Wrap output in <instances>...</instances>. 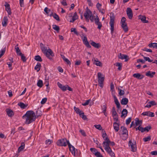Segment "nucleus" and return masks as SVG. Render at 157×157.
<instances>
[{
  "instance_id": "f257e3e1",
  "label": "nucleus",
  "mask_w": 157,
  "mask_h": 157,
  "mask_svg": "<svg viewBox=\"0 0 157 157\" xmlns=\"http://www.w3.org/2000/svg\"><path fill=\"white\" fill-rule=\"evenodd\" d=\"M22 118L25 120V124H29L35 120L36 116L34 111L29 110L26 112V113L22 116Z\"/></svg>"
},
{
  "instance_id": "f03ea898",
  "label": "nucleus",
  "mask_w": 157,
  "mask_h": 157,
  "mask_svg": "<svg viewBox=\"0 0 157 157\" xmlns=\"http://www.w3.org/2000/svg\"><path fill=\"white\" fill-rule=\"evenodd\" d=\"M41 50L47 57L49 59H52L53 54L52 50L50 48L47 49V47H44L42 43L40 44Z\"/></svg>"
},
{
  "instance_id": "7ed1b4c3",
  "label": "nucleus",
  "mask_w": 157,
  "mask_h": 157,
  "mask_svg": "<svg viewBox=\"0 0 157 157\" xmlns=\"http://www.w3.org/2000/svg\"><path fill=\"white\" fill-rule=\"evenodd\" d=\"M84 16L86 20L89 22V19L91 22L94 21V17L92 12L87 7L86 9L85 12L84 13Z\"/></svg>"
},
{
  "instance_id": "20e7f679",
  "label": "nucleus",
  "mask_w": 157,
  "mask_h": 157,
  "mask_svg": "<svg viewBox=\"0 0 157 157\" xmlns=\"http://www.w3.org/2000/svg\"><path fill=\"white\" fill-rule=\"evenodd\" d=\"M110 21L109 25L110 26L111 33L113 34V33L114 28V21L115 16L114 13L113 12H111L110 13Z\"/></svg>"
},
{
  "instance_id": "39448f33",
  "label": "nucleus",
  "mask_w": 157,
  "mask_h": 157,
  "mask_svg": "<svg viewBox=\"0 0 157 157\" xmlns=\"http://www.w3.org/2000/svg\"><path fill=\"white\" fill-rule=\"evenodd\" d=\"M69 141L67 140L66 139H62L58 140L56 142V144L57 145L59 146L65 147L67 144V141Z\"/></svg>"
},
{
  "instance_id": "423d86ee",
  "label": "nucleus",
  "mask_w": 157,
  "mask_h": 157,
  "mask_svg": "<svg viewBox=\"0 0 157 157\" xmlns=\"http://www.w3.org/2000/svg\"><path fill=\"white\" fill-rule=\"evenodd\" d=\"M102 75L100 72L98 73V77L99 86L102 88L103 86V82L104 80V77H102Z\"/></svg>"
},
{
  "instance_id": "0eeeda50",
  "label": "nucleus",
  "mask_w": 157,
  "mask_h": 157,
  "mask_svg": "<svg viewBox=\"0 0 157 157\" xmlns=\"http://www.w3.org/2000/svg\"><path fill=\"white\" fill-rule=\"evenodd\" d=\"M82 39V41L83 44L86 46L88 48H90L91 46L90 45L89 42L87 40V38L86 36H85L84 34L83 33L80 35Z\"/></svg>"
},
{
  "instance_id": "6e6552de",
  "label": "nucleus",
  "mask_w": 157,
  "mask_h": 157,
  "mask_svg": "<svg viewBox=\"0 0 157 157\" xmlns=\"http://www.w3.org/2000/svg\"><path fill=\"white\" fill-rule=\"evenodd\" d=\"M67 145L70 151L72 154L74 156H75L76 151H77V149H75L74 146L72 145L70 143L69 141H67Z\"/></svg>"
},
{
  "instance_id": "1a4fd4ad",
  "label": "nucleus",
  "mask_w": 157,
  "mask_h": 157,
  "mask_svg": "<svg viewBox=\"0 0 157 157\" xmlns=\"http://www.w3.org/2000/svg\"><path fill=\"white\" fill-rule=\"evenodd\" d=\"M126 13L128 18L132 19L133 17V13L132 9L129 7L127 9Z\"/></svg>"
},
{
  "instance_id": "9d476101",
  "label": "nucleus",
  "mask_w": 157,
  "mask_h": 157,
  "mask_svg": "<svg viewBox=\"0 0 157 157\" xmlns=\"http://www.w3.org/2000/svg\"><path fill=\"white\" fill-rule=\"evenodd\" d=\"M118 57L119 59H125V62L127 61L129 59L128 56L124 54H122L121 53L119 54Z\"/></svg>"
},
{
  "instance_id": "9b49d317",
  "label": "nucleus",
  "mask_w": 157,
  "mask_h": 157,
  "mask_svg": "<svg viewBox=\"0 0 157 157\" xmlns=\"http://www.w3.org/2000/svg\"><path fill=\"white\" fill-rule=\"evenodd\" d=\"M129 145L131 146L132 148L131 151L135 152L136 150V144L132 143L131 141H129L128 143Z\"/></svg>"
},
{
  "instance_id": "f8f14e48",
  "label": "nucleus",
  "mask_w": 157,
  "mask_h": 157,
  "mask_svg": "<svg viewBox=\"0 0 157 157\" xmlns=\"http://www.w3.org/2000/svg\"><path fill=\"white\" fill-rule=\"evenodd\" d=\"M143 116H147L149 117H154L155 116L153 113L150 111L144 112L142 114Z\"/></svg>"
},
{
  "instance_id": "ddd939ff",
  "label": "nucleus",
  "mask_w": 157,
  "mask_h": 157,
  "mask_svg": "<svg viewBox=\"0 0 157 157\" xmlns=\"http://www.w3.org/2000/svg\"><path fill=\"white\" fill-rule=\"evenodd\" d=\"M5 6L6 7V10L8 14V16L9 15H10L12 13L10 7V5L8 3L6 2Z\"/></svg>"
},
{
  "instance_id": "4468645a",
  "label": "nucleus",
  "mask_w": 157,
  "mask_h": 157,
  "mask_svg": "<svg viewBox=\"0 0 157 157\" xmlns=\"http://www.w3.org/2000/svg\"><path fill=\"white\" fill-rule=\"evenodd\" d=\"M133 76L138 79H141L143 78L144 76L143 75H141L140 73H135L133 75Z\"/></svg>"
},
{
  "instance_id": "2eb2a0df",
  "label": "nucleus",
  "mask_w": 157,
  "mask_h": 157,
  "mask_svg": "<svg viewBox=\"0 0 157 157\" xmlns=\"http://www.w3.org/2000/svg\"><path fill=\"white\" fill-rule=\"evenodd\" d=\"M105 150L112 157H115V155L114 153L112 151L111 149L109 147Z\"/></svg>"
},
{
  "instance_id": "dca6fc26",
  "label": "nucleus",
  "mask_w": 157,
  "mask_h": 157,
  "mask_svg": "<svg viewBox=\"0 0 157 157\" xmlns=\"http://www.w3.org/2000/svg\"><path fill=\"white\" fill-rule=\"evenodd\" d=\"M139 18L144 23H148V21L146 20V17L145 16L140 15L139 16Z\"/></svg>"
},
{
  "instance_id": "f3484780",
  "label": "nucleus",
  "mask_w": 157,
  "mask_h": 157,
  "mask_svg": "<svg viewBox=\"0 0 157 157\" xmlns=\"http://www.w3.org/2000/svg\"><path fill=\"white\" fill-rule=\"evenodd\" d=\"M6 111L7 114L9 117H11L14 115V113L13 111L11 109H6Z\"/></svg>"
},
{
  "instance_id": "a211bd4d",
  "label": "nucleus",
  "mask_w": 157,
  "mask_h": 157,
  "mask_svg": "<svg viewBox=\"0 0 157 157\" xmlns=\"http://www.w3.org/2000/svg\"><path fill=\"white\" fill-rule=\"evenodd\" d=\"M114 129L116 132H117L119 129L120 124H119L115 122L113 124Z\"/></svg>"
},
{
  "instance_id": "6ab92c4d",
  "label": "nucleus",
  "mask_w": 157,
  "mask_h": 157,
  "mask_svg": "<svg viewBox=\"0 0 157 157\" xmlns=\"http://www.w3.org/2000/svg\"><path fill=\"white\" fill-rule=\"evenodd\" d=\"M8 19L7 17H4L2 22V25L3 26L6 27L7 25Z\"/></svg>"
},
{
  "instance_id": "aec40b11",
  "label": "nucleus",
  "mask_w": 157,
  "mask_h": 157,
  "mask_svg": "<svg viewBox=\"0 0 157 157\" xmlns=\"http://www.w3.org/2000/svg\"><path fill=\"white\" fill-rule=\"evenodd\" d=\"M121 117H124V118L125 117L127 116L128 114V111L126 109H123L121 112Z\"/></svg>"
},
{
  "instance_id": "412c9836",
  "label": "nucleus",
  "mask_w": 157,
  "mask_h": 157,
  "mask_svg": "<svg viewBox=\"0 0 157 157\" xmlns=\"http://www.w3.org/2000/svg\"><path fill=\"white\" fill-rule=\"evenodd\" d=\"M103 144L105 149H106L110 147L109 146V142L107 141H104L103 143Z\"/></svg>"
},
{
  "instance_id": "4be33fe9",
  "label": "nucleus",
  "mask_w": 157,
  "mask_h": 157,
  "mask_svg": "<svg viewBox=\"0 0 157 157\" xmlns=\"http://www.w3.org/2000/svg\"><path fill=\"white\" fill-rule=\"evenodd\" d=\"M128 101V99L126 98H123L121 101V103L123 105H126L127 104Z\"/></svg>"
},
{
  "instance_id": "5701e85b",
  "label": "nucleus",
  "mask_w": 157,
  "mask_h": 157,
  "mask_svg": "<svg viewBox=\"0 0 157 157\" xmlns=\"http://www.w3.org/2000/svg\"><path fill=\"white\" fill-rule=\"evenodd\" d=\"M135 125L136 126L135 127H136V126L139 125L140 126H141L142 124V121H140L138 119V118H136L135 119Z\"/></svg>"
},
{
  "instance_id": "b1692460",
  "label": "nucleus",
  "mask_w": 157,
  "mask_h": 157,
  "mask_svg": "<svg viewBox=\"0 0 157 157\" xmlns=\"http://www.w3.org/2000/svg\"><path fill=\"white\" fill-rule=\"evenodd\" d=\"M94 64L97 66L99 67H102V63L100 61H98L97 58L94 59Z\"/></svg>"
},
{
  "instance_id": "393cba45",
  "label": "nucleus",
  "mask_w": 157,
  "mask_h": 157,
  "mask_svg": "<svg viewBox=\"0 0 157 157\" xmlns=\"http://www.w3.org/2000/svg\"><path fill=\"white\" fill-rule=\"evenodd\" d=\"M155 74V72H152V73H151L150 71H149L146 74V75L151 78H152Z\"/></svg>"
},
{
  "instance_id": "a878e982",
  "label": "nucleus",
  "mask_w": 157,
  "mask_h": 157,
  "mask_svg": "<svg viewBox=\"0 0 157 157\" xmlns=\"http://www.w3.org/2000/svg\"><path fill=\"white\" fill-rule=\"evenodd\" d=\"M18 105L22 109H25L26 107L28 105H25L22 102H20L18 104Z\"/></svg>"
},
{
  "instance_id": "bb28decb",
  "label": "nucleus",
  "mask_w": 157,
  "mask_h": 157,
  "mask_svg": "<svg viewBox=\"0 0 157 157\" xmlns=\"http://www.w3.org/2000/svg\"><path fill=\"white\" fill-rule=\"evenodd\" d=\"M90 44L94 47L97 48H98L100 47V46L98 43H97L92 41L90 43Z\"/></svg>"
},
{
  "instance_id": "cd10ccee",
  "label": "nucleus",
  "mask_w": 157,
  "mask_h": 157,
  "mask_svg": "<svg viewBox=\"0 0 157 157\" xmlns=\"http://www.w3.org/2000/svg\"><path fill=\"white\" fill-rule=\"evenodd\" d=\"M41 67V64L39 63H38L34 67V69L36 70L37 72H38L40 70Z\"/></svg>"
},
{
  "instance_id": "c85d7f7f",
  "label": "nucleus",
  "mask_w": 157,
  "mask_h": 157,
  "mask_svg": "<svg viewBox=\"0 0 157 157\" xmlns=\"http://www.w3.org/2000/svg\"><path fill=\"white\" fill-rule=\"evenodd\" d=\"M121 128L122 129L123 134H128V131L127 128L124 126H122L121 127Z\"/></svg>"
},
{
  "instance_id": "c756f323",
  "label": "nucleus",
  "mask_w": 157,
  "mask_h": 157,
  "mask_svg": "<svg viewBox=\"0 0 157 157\" xmlns=\"http://www.w3.org/2000/svg\"><path fill=\"white\" fill-rule=\"evenodd\" d=\"M121 26L125 33L127 32L128 31V28L127 24H123V25H121Z\"/></svg>"
},
{
  "instance_id": "7c9ffc66",
  "label": "nucleus",
  "mask_w": 157,
  "mask_h": 157,
  "mask_svg": "<svg viewBox=\"0 0 157 157\" xmlns=\"http://www.w3.org/2000/svg\"><path fill=\"white\" fill-rule=\"evenodd\" d=\"M114 65L117 67H118V70L119 71H121L122 69V64L120 63H116L114 64Z\"/></svg>"
},
{
  "instance_id": "2f4dec72",
  "label": "nucleus",
  "mask_w": 157,
  "mask_h": 157,
  "mask_svg": "<svg viewBox=\"0 0 157 157\" xmlns=\"http://www.w3.org/2000/svg\"><path fill=\"white\" fill-rule=\"evenodd\" d=\"M18 44H17L15 47V49L16 50V52L17 55H19L20 53H21V50L19 49V48L18 47Z\"/></svg>"
},
{
  "instance_id": "473e14b6",
  "label": "nucleus",
  "mask_w": 157,
  "mask_h": 157,
  "mask_svg": "<svg viewBox=\"0 0 157 157\" xmlns=\"http://www.w3.org/2000/svg\"><path fill=\"white\" fill-rule=\"evenodd\" d=\"M25 144L24 143H21V146L20 147H19L18 148V151L20 152V151H21L22 150H23V149L25 148Z\"/></svg>"
},
{
  "instance_id": "72a5a7b5",
  "label": "nucleus",
  "mask_w": 157,
  "mask_h": 157,
  "mask_svg": "<svg viewBox=\"0 0 157 157\" xmlns=\"http://www.w3.org/2000/svg\"><path fill=\"white\" fill-rule=\"evenodd\" d=\"M34 59L37 61L41 62L42 61V59L41 57L39 55H37L35 57Z\"/></svg>"
},
{
  "instance_id": "f704fd0d",
  "label": "nucleus",
  "mask_w": 157,
  "mask_h": 157,
  "mask_svg": "<svg viewBox=\"0 0 157 157\" xmlns=\"http://www.w3.org/2000/svg\"><path fill=\"white\" fill-rule=\"evenodd\" d=\"M37 85L38 87L40 88L43 85L42 81L40 79L38 80L37 82Z\"/></svg>"
},
{
  "instance_id": "c9c22d12",
  "label": "nucleus",
  "mask_w": 157,
  "mask_h": 157,
  "mask_svg": "<svg viewBox=\"0 0 157 157\" xmlns=\"http://www.w3.org/2000/svg\"><path fill=\"white\" fill-rule=\"evenodd\" d=\"M18 55L21 56V59L23 62H25L26 61V59L25 57L22 53H20Z\"/></svg>"
},
{
  "instance_id": "e433bc0d",
  "label": "nucleus",
  "mask_w": 157,
  "mask_h": 157,
  "mask_svg": "<svg viewBox=\"0 0 157 157\" xmlns=\"http://www.w3.org/2000/svg\"><path fill=\"white\" fill-rule=\"evenodd\" d=\"M79 115L80 117H81L83 120H86V117L85 115H84V113L82 111L79 114Z\"/></svg>"
},
{
  "instance_id": "4c0bfd02",
  "label": "nucleus",
  "mask_w": 157,
  "mask_h": 157,
  "mask_svg": "<svg viewBox=\"0 0 157 157\" xmlns=\"http://www.w3.org/2000/svg\"><path fill=\"white\" fill-rule=\"evenodd\" d=\"M79 115L80 117H81L83 120H86V117L85 115H84V113L82 111L79 114Z\"/></svg>"
},
{
  "instance_id": "58836bf2",
  "label": "nucleus",
  "mask_w": 157,
  "mask_h": 157,
  "mask_svg": "<svg viewBox=\"0 0 157 157\" xmlns=\"http://www.w3.org/2000/svg\"><path fill=\"white\" fill-rule=\"evenodd\" d=\"M151 128V126L150 125H148L144 128V132L145 131L148 132Z\"/></svg>"
},
{
  "instance_id": "ea45409f",
  "label": "nucleus",
  "mask_w": 157,
  "mask_h": 157,
  "mask_svg": "<svg viewBox=\"0 0 157 157\" xmlns=\"http://www.w3.org/2000/svg\"><path fill=\"white\" fill-rule=\"evenodd\" d=\"M53 17L57 21H60L59 17V16L56 13H54L53 15Z\"/></svg>"
},
{
  "instance_id": "a19ab883",
  "label": "nucleus",
  "mask_w": 157,
  "mask_h": 157,
  "mask_svg": "<svg viewBox=\"0 0 157 157\" xmlns=\"http://www.w3.org/2000/svg\"><path fill=\"white\" fill-rule=\"evenodd\" d=\"M74 109L77 113L79 114L81 113L82 111H81L78 108L74 107Z\"/></svg>"
},
{
  "instance_id": "79ce46f5",
  "label": "nucleus",
  "mask_w": 157,
  "mask_h": 157,
  "mask_svg": "<svg viewBox=\"0 0 157 157\" xmlns=\"http://www.w3.org/2000/svg\"><path fill=\"white\" fill-rule=\"evenodd\" d=\"M52 26H53V29L54 30H55L58 32L59 31V26H57L56 25H52Z\"/></svg>"
},
{
  "instance_id": "37998d69",
  "label": "nucleus",
  "mask_w": 157,
  "mask_h": 157,
  "mask_svg": "<svg viewBox=\"0 0 157 157\" xmlns=\"http://www.w3.org/2000/svg\"><path fill=\"white\" fill-rule=\"evenodd\" d=\"M126 21V18L124 17H123L121 20V25H123V24H126L125 23V21Z\"/></svg>"
},
{
  "instance_id": "c03bdc74",
  "label": "nucleus",
  "mask_w": 157,
  "mask_h": 157,
  "mask_svg": "<svg viewBox=\"0 0 157 157\" xmlns=\"http://www.w3.org/2000/svg\"><path fill=\"white\" fill-rule=\"evenodd\" d=\"M121 137L122 140H125L128 137V134H122Z\"/></svg>"
},
{
  "instance_id": "a18cd8bd",
  "label": "nucleus",
  "mask_w": 157,
  "mask_h": 157,
  "mask_svg": "<svg viewBox=\"0 0 157 157\" xmlns=\"http://www.w3.org/2000/svg\"><path fill=\"white\" fill-rule=\"evenodd\" d=\"M48 80L49 77L47 78L46 76L45 78V82L44 84H45V86H48L49 85L48 83Z\"/></svg>"
},
{
  "instance_id": "49530a36",
  "label": "nucleus",
  "mask_w": 157,
  "mask_h": 157,
  "mask_svg": "<svg viewBox=\"0 0 157 157\" xmlns=\"http://www.w3.org/2000/svg\"><path fill=\"white\" fill-rule=\"evenodd\" d=\"M71 32H73L77 35H78V33L76 30V29L75 28H72L71 29Z\"/></svg>"
},
{
  "instance_id": "de8ad7c7",
  "label": "nucleus",
  "mask_w": 157,
  "mask_h": 157,
  "mask_svg": "<svg viewBox=\"0 0 157 157\" xmlns=\"http://www.w3.org/2000/svg\"><path fill=\"white\" fill-rule=\"evenodd\" d=\"M114 101L115 104H116L117 105V108L119 109L120 107V105L118 99L117 100H115Z\"/></svg>"
},
{
  "instance_id": "09e8293b",
  "label": "nucleus",
  "mask_w": 157,
  "mask_h": 157,
  "mask_svg": "<svg viewBox=\"0 0 157 157\" xmlns=\"http://www.w3.org/2000/svg\"><path fill=\"white\" fill-rule=\"evenodd\" d=\"M151 140V137L150 136H148L146 137L143 138V140L145 142H146L150 141Z\"/></svg>"
},
{
  "instance_id": "8fccbe9b",
  "label": "nucleus",
  "mask_w": 157,
  "mask_h": 157,
  "mask_svg": "<svg viewBox=\"0 0 157 157\" xmlns=\"http://www.w3.org/2000/svg\"><path fill=\"white\" fill-rule=\"evenodd\" d=\"M118 90L119 91V94L120 96L123 95L124 94V92L120 88H118Z\"/></svg>"
},
{
  "instance_id": "3c124183",
  "label": "nucleus",
  "mask_w": 157,
  "mask_h": 157,
  "mask_svg": "<svg viewBox=\"0 0 157 157\" xmlns=\"http://www.w3.org/2000/svg\"><path fill=\"white\" fill-rule=\"evenodd\" d=\"M101 109L102 110V112H106L107 107L105 105H103L101 106Z\"/></svg>"
},
{
  "instance_id": "603ef678",
  "label": "nucleus",
  "mask_w": 157,
  "mask_h": 157,
  "mask_svg": "<svg viewBox=\"0 0 157 157\" xmlns=\"http://www.w3.org/2000/svg\"><path fill=\"white\" fill-rule=\"evenodd\" d=\"M144 58L145 60V61H147L149 62H151L153 61L152 60H151L148 57L144 56Z\"/></svg>"
},
{
  "instance_id": "864d4df0",
  "label": "nucleus",
  "mask_w": 157,
  "mask_h": 157,
  "mask_svg": "<svg viewBox=\"0 0 157 157\" xmlns=\"http://www.w3.org/2000/svg\"><path fill=\"white\" fill-rule=\"evenodd\" d=\"M95 155L97 157H103L102 155H101L100 152L98 151H97L94 153Z\"/></svg>"
},
{
  "instance_id": "5fc2aeb1",
  "label": "nucleus",
  "mask_w": 157,
  "mask_h": 157,
  "mask_svg": "<svg viewBox=\"0 0 157 157\" xmlns=\"http://www.w3.org/2000/svg\"><path fill=\"white\" fill-rule=\"evenodd\" d=\"M95 128L99 130H101L102 128L100 124L95 125H94Z\"/></svg>"
},
{
  "instance_id": "6e6d98bb",
  "label": "nucleus",
  "mask_w": 157,
  "mask_h": 157,
  "mask_svg": "<svg viewBox=\"0 0 157 157\" xmlns=\"http://www.w3.org/2000/svg\"><path fill=\"white\" fill-rule=\"evenodd\" d=\"M96 24L98 25V28L100 29L102 26L101 23L100 22H99L98 23H96Z\"/></svg>"
},
{
  "instance_id": "4d7b16f0",
  "label": "nucleus",
  "mask_w": 157,
  "mask_h": 157,
  "mask_svg": "<svg viewBox=\"0 0 157 157\" xmlns=\"http://www.w3.org/2000/svg\"><path fill=\"white\" fill-rule=\"evenodd\" d=\"M149 104L151 105V106L156 105V103L155 101H151L149 102Z\"/></svg>"
},
{
  "instance_id": "13d9d810",
  "label": "nucleus",
  "mask_w": 157,
  "mask_h": 157,
  "mask_svg": "<svg viewBox=\"0 0 157 157\" xmlns=\"http://www.w3.org/2000/svg\"><path fill=\"white\" fill-rule=\"evenodd\" d=\"M143 50L147 52H152V50L151 49H148L146 48H144Z\"/></svg>"
},
{
  "instance_id": "bf43d9fd",
  "label": "nucleus",
  "mask_w": 157,
  "mask_h": 157,
  "mask_svg": "<svg viewBox=\"0 0 157 157\" xmlns=\"http://www.w3.org/2000/svg\"><path fill=\"white\" fill-rule=\"evenodd\" d=\"M47 101V98H44L42 99L40 103L42 104H44Z\"/></svg>"
},
{
  "instance_id": "052dcab7",
  "label": "nucleus",
  "mask_w": 157,
  "mask_h": 157,
  "mask_svg": "<svg viewBox=\"0 0 157 157\" xmlns=\"http://www.w3.org/2000/svg\"><path fill=\"white\" fill-rule=\"evenodd\" d=\"M131 118L129 117L126 120V124L127 125H128L130 122H131Z\"/></svg>"
},
{
  "instance_id": "680f3d73",
  "label": "nucleus",
  "mask_w": 157,
  "mask_h": 157,
  "mask_svg": "<svg viewBox=\"0 0 157 157\" xmlns=\"http://www.w3.org/2000/svg\"><path fill=\"white\" fill-rule=\"evenodd\" d=\"M101 5L98 2L96 5V7L98 10L101 9Z\"/></svg>"
},
{
  "instance_id": "e2e57ef3",
  "label": "nucleus",
  "mask_w": 157,
  "mask_h": 157,
  "mask_svg": "<svg viewBox=\"0 0 157 157\" xmlns=\"http://www.w3.org/2000/svg\"><path fill=\"white\" fill-rule=\"evenodd\" d=\"M67 85L63 86L61 90L63 91H65L67 90Z\"/></svg>"
},
{
  "instance_id": "0e129e2a",
  "label": "nucleus",
  "mask_w": 157,
  "mask_h": 157,
  "mask_svg": "<svg viewBox=\"0 0 157 157\" xmlns=\"http://www.w3.org/2000/svg\"><path fill=\"white\" fill-rule=\"evenodd\" d=\"M73 18H74L75 20H76L78 18V16L77 15L76 12H75L74 13L73 16L72 17Z\"/></svg>"
},
{
  "instance_id": "69168bd1",
  "label": "nucleus",
  "mask_w": 157,
  "mask_h": 157,
  "mask_svg": "<svg viewBox=\"0 0 157 157\" xmlns=\"http://www.w3.org/2000/svg\"><path fill=\"white\" fill-rule=\"evenodd\" d=\"M90 150L94 154V153L97 151V149L94 148H90Z\"/></svg>"
},
{
  "instance_id": "338daca9",
  "label": "nucleus",
  "mask_w": 157,
  "mask_h": 157,
  "mask_svg": "<svg viewBox=\"0 0 157 157\" xmlns=\"http://www.w3.org/2000/svg\"><path fill=\"white\" fill-rule=\"evenodd\" d=\"M6 51V48H4L3 49H2L1 51L0 52V54H2V55L3 56L4 53H5Z\"/></svg>"
},
{
  "instance_id": "774afa93",
  "label": "nucleus",
  "mask_w": 157,
  "mask_h": 157,
  "mask_svg": "<svg viewBox=\"0 0 157 157\" xmlns=\"http://www.w3.org/2000/svg\"><path fill=\"white\" fill-rule=\"evenodd\" d=\"M44 11L47 14H48L49 12L50 11V10L48 9L47 7H46L44 9Z\"/></svg>"
}]
</instances>
